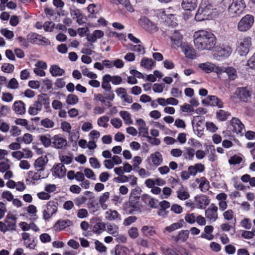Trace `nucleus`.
I'll list each match as a JSON object with an SVG mask.
<instances>
[{
	"label": "nucleus",
	"instance_id": "1",
	"mask_svg": "<svg viewBox=\"0 0 255 255\" xmlns=\"http://www.w3.org/2000/svg\"><path fill=\"white\" fill-rule=\"evenodd\" d=\"M195 47L199 50H211L217 42L215 35L211 31L200 30L193 35Z\"/></svg>",
	"mask_w": 255,
	"mask_h": 255
},
{
	"label": "nucleus",
	"instance_id": "2",
	"mask_svg": "<svg viewBox=\"0 0 255 255\" xmlns=\"http://www.w3.org/2000/svg\"><path fill=\"white\" fill-rule=\"evenodd\" d=\"M213 11V6L211 4H202L198 8L195 19L198 21L209 19L212 17Z\"/></svg>",
	"mask_w": 255,
	"mask_h": 255
},
{
	"label": "nucleus",
	"instance_id": "3",
	"mask_svg": "<svg viewBox=\"0 0 255 255\" xmlns=\"http://www.w3.org/2000/svg\"><path fill=\"white\" fill-rule=\"evenodd\" d=\"M246 7L244 0H233L228 8L229 14L232 17L238 16L242 13Z\"/></svg>",
	"mask_w": 255,
	"mask_h": 255
},
{
	"label": "nucleus",
	"instance_id": "4",
	"mask_svg": "<svg viewBox=\"0 0 255 255\" xmlns=\"http://www.w3.org/2000/svg\"><path fill=\"white\" fill-rule=\"evenodd\" d=\"M254 23V16L251 14H247L239 22L238 28L240 31H246L250 29Z\"/></svg>",
	"mask_w": 255,
	"mask_h": 255
},
{
	"label": "nucleus",
	"instance_id": "5",
	"mask_svg": "<svg viewBox=\"0 0 255 255\" xmlns=\"http://www.w3.org/2000/svg\"><path fill=\"white\" fill-rule=\"evenodd\" d=\"M235 94L240 101L247 103L251 99L252 94L251 88L249 87H238L236 89Z\"/></svg>",
	"mask_w": 255,
	"mask_h": 255
},
{
	"label": "nucleus",
	"instance_id": "6",
	"mask_svg": "<svg viewBox=\"0 0 255 255\" xmlns=\"http://www.w3.org/2000/svg\"><path fill=\"white\" fill-rule=\"evenodd\" d=\"M251 45L252 40L250 37L247 36L240 39L238 48L239 54L241 56L246 55L249 52Z\"/></svg>",
	"mask_w": 255,
	"mask_h": 255
},
{
	"label": "nucleus",
	"instance_id": "7",
	"mask_svg": "<svg viewBox=\"0 0 255 255\" xmlns=\"http://www.w3.org/2000/svg\"><path fill=\"white\" fill-rule=\"evenodd\" d=\"M57 211V203L49 201L47 204L46 208L43 211V218L45 220L49 219Z\"/></svg>",
	"mask_w": 255,
	"mask_h": 255
},
{
	"label": "nucleus",
	"instance_id": "8",
	"mask_svg": "<svg viewBox=\"0 0 255 255\" xmlns=\"http://www.w3.org/2000/svg\"><path fill=\"white\" fill-rule=\"evenodd\" d=\"M205 121V118L201 116H194L193 117V120L192 121V125L194 127V123H196V128L197 131V135L199 137H201L203 134L204 127L201 126V124H202Z\"/></svg>",
	"mask_w": 255,
	"mask_h": 255
},
{
	"label": "nucleus",
	"instance_id": "9",
	"mask_svg": "<svg viewBox=\"0 0 255 255\" xmlns=\"http://www.w3.org/2000/svg\"><path fill=\"white\" fill-rule=\"evenodd\" d=\"M218 207L212 203L205 211L206 217L210 221L215 222L218 219Z\"/></svg>",
	"mask_w": 255,
	"mask_h": 255
},
{
	"label": "nucleus",
	"instance_id": "10",
	"mask_svg": "<svg viewBox=\"0 0 255 255\" xmlns=\"http://www.w3.org/2000/svg\"><path fill=\"white\" fill-rule=\"evenodd\" d=\"M139 24L145 30L151 31L156 29V26L145 16H142L138 21Z\"/></svg>",
	"mask_w": 255,
	"mask_h": 255
},
{
	"label": "nucleus",
	"instance_id": "11",
	"mask_svg": "<svg viewBox=\"0 0 255 255\" xmlns=\"http://www.w3.org/2000/svg\"><path fill=\"white\" fill-rule=\"evenodd\" d=\"M194 202L197 208L202 209L209 204L210 200L207 196L202 195L196 197Z\"/></svg>",
	"mask_w": 255,
	"mask_h": 255
},
{
	"label": "nucleus",
	"instance_id": "12",
	"mask_svg": "<svg viewBox=\"0 0 255 255\" xmlns=\"http://www.w3.org/2000/svg\"><path fill=\"white\" fill-rule=\"evenodd\" d=\"M52 146L57 149H62L67 144V140L59 135H55L52 138Z\"/></svg>",
	"mask_w": 255,
	"mask_h": 255
},
{
	"label": "nucleus",
	"instance_id": "13",
	"mask_svg": "<svg viewBox=\"0 0 255 255\" xmlns=\"http://www.w3.org/2000/svg\"><path fill=\"white\" fill-rule=\"evenodd\" d=\"M48 161V159L46 156H41L38 158L34 164V168L38 172H41L44 170L45 166Z\"/></svg>",
	"mask_w": 255,
	"mask_h": 255
},
{
	"label": "nucleus",
	"instance_id": "14",
	"mask_svg": "<svg viewBox=\"0 0 255 255\" xmlns=\"http://www.w3.org/2000/svg\"><path fill=\"white\" fill-rule=\"evenodd\" d=\"M230 125L232 127L231 129L232 131L237 134L242 133L244 128V125L239 119L236 118H233L230 121Z\"/></svg>",
	"mask_w": 255,
	"mask_h": 255
},
{
	"label": "nucleus",
	"instance_id": "15",
	"mask_svg": "<svg viewBox=\"0 0 255 255\" xmlns=\"http://www.w3.org/2000/svg\"><path fill=\"white\" fill-rule=\"evenodd\" d=\"M53 175L59 178L65 176L66 172V169L62 163H58L53 167Z\"/></svg>",
	"mask_w": 255,
	"mask_h": 255
},
{
	"label": "nucleus",
	"instance_id": "16",
	"mask_svg": "<svg viewBox=\"0 0 255 255\" xmlns=\"http://www.w3.org/2000/svg\"><path fill=\"white\" fill-rule=\"evenodd\" d=\"M216 51L219 56L228 57L232 53V49L229 45H223L221 47H217Z\"/></svg>",
	"mask_w": 255,
	"mask_h": 255
},
{
	"label": "nucleus",
	"instance_id": "17",
	"mask_svg": "<svg viewBox=\"0 0 255 255\" xmlns=\"http://www.w3.org/2000/svg\"><path fill=\"white\" fill-rule=\"evenodd\" d=\"M5 222L9 231H13L15 230L16 218L10 213H8L5 218Z\"/></svg>",
	"mask_w": 255,
	"mask_h": 255
},
{
	"label": "nucleus",
	"instance_id": "18",
	"mask_svg": "<svg viewBox=\"0 0 255 255\" xmlns=\"http://www.w3.org/2000/svg\"><path fill=\"white\" fill-rule=\"evenodd\" d=\"M72 224V222L69 220H58L54 226V230L56 231H60L67 227H69Z\"/></svg>",
	"mask_w": 255,
	"mask_h": 255
},
{
	"label": "nucleus",
	"instance_id": "19",
	"mask_svg": "<svg viewBox=\"0 0 255 255\" xmlns=\"http://www.w3.org/2000/svg\"><path fill=\"white\" fill-rule=\"evenodd\" d=\"M188 169L191 176H195L199 172H202L205 170L204 165L201 163H197L194 165L189 166Z\"/></svg>",
	"mask_w": 255,
	"mask_h": 255
},
{
	"label": "nucleus",
	"instance_id": "20",
	"mask_svg": "<svg viewBox=\"0 0 255 255\" xmlns=\"http://www.w3.org/2000/svg\"><path fill=\"white\" fill-rule=\"evenodd\" d=\"M197 0H182V6L185 10H194L197 6Z\"/></svg>",
	"mask_w": 255,
	"mask_h": 255
},
{
	"label": "nucleus",
	"instance_id": "21",
	"mask_svg": "<svg viewBox=\"0 0 255 255\" xmlns=\"http://www.w3.org/2000/svg\"><path fill=\"white\" fill-rule=\"evenodd\" d=\"M139 201V197L138 196H130L129 200V207L131 208V210L129 211L131 214L133 211H137L139 210L138 202Z\"/></svg>",
	"mask_w": 255,
	"mask_h": 255
},
{
	"label": "nucleus",
	"instance_id": "22",
	"mask_svg": "<svg viewBox=\"0 0 255 255\" xmlns=\"http://www.w3.org/2000/svg\"><path fill=\"white\" fill-rule=\"evenodd\" d=\"M13 110L18 114H24L25 112V104L21 101L15 102L13 104Z\"/></svg>",
	"mask_w": 255,
	"mask_h": 255
},
{
	"label": "nucleus",
	"instance_id": "23",
	"mask_svg": "<svg viewBox=\"0 0 255 255\" xmlns=\"http://www.w3.org/2000/svg\"><path fill=\"white\" fill-rule=\"evenodd\" d=\"M150 158L152 162L156 166L160 165L163 161L162 156L159 151H156L154 153L151 154Z\"/></svg>",
	"mask_w": 255,
	"mask_h": 255
},
{
	"label": "nucleus",
	"instance_id": "24",
	"mask_svg": "<svg viewBox=\"0 0 255 255\" xmlns=\"http://www.w3.org/2000/svg\"><path fill=\"white\" fill-rule=\"evenodd\" d=\"M37 100L41 106L43 105L45 109L50 107V99L45 94L39 95L37 97Z\"/></svg>",
	"mask_w": 255,
	"mask_h": 255
},
{
	"label": "nucleus",
	"instance_id": "25",
	"mask_svg": "<svg viewBox=\"0 0 255 255\" xmlns=\"http://www.w3.org/2000/svg\"><path fill=\"white\" fill-rule=\"evenodd\" d=\"M141 231L145 236L148 237H154L156 234L154 227L152 226H144L141 228Z\"/></svg>",
	"mask_w": 255,
	"mask_h": 255
},
{
	"label": "nucleus",
	"instance_id": "26",
	"mask_svg": "<svg viewBox=\"0 0 255 255\" xmlns=\"http://www.w3.org/2000/svg\"><path fill=\"white\" fill-rule=\"evenodd\" d=\"M106 227L107 232L113 236L114 237H117L119 234V227L115 224H112L109 223H107Z\"/></svg>",
	"mask_w": 255,
	"mask_h": 255
},
{
	"label": "nucleus",
	"instance_id": "27",
	"mask_svg": "<svg viewBox=\"0 0 255 255\" xmlns=\"http://www.w3.org/2000/svg\"><path fill=\"white\" fill-rule=\"evenodd\" d=\"M111 75L109 74H106L103 77L102 87L106 91H110L111 90V86L110 82L111 81Z\"/></svg>",
	"mask_w": 255,
	"mask_h": 255
},
{
	"label": "nucleus",
	"instance_id": "28",
	"mask_svg": "<svg viewBox=\"0 0 255 255\" xmlns=\"http://www.w3.org/2000/svg\"><path fill=\"white\" fill-rule=\"evenodd\" d=\"M49 71L53 77L62 76L65 73V71L57 65H52L50 68Z\"/></svg>",
	"mask_w": 255,
	"mask_h": 255
},
{
	"label": "nucleus",
	"instance_id": "29",
	"mask_svg": "<svg viewBox=\"0 0 255 255\" xmlns=\"http://www.w3.org/2000/svg\"><path fill=\"white\" fill-rule=\"evenodd\" d=\"M183 50L186 57L190 59L196 57V52L193 47L187 45L183 47Z\"/></svg>",
	"mask_w": 255,
	"mask_h": 255
},
{
	"label": "nucleus",
	"instance_id": "30",
	"mask_svg": "<svg viewBox=\"0 0 255 255\" xmlns=\"http://www.w3.org/2000/svg\"><path fill=\"white\" fill-rule=\"evenodd\" d=\"M177 197L181 200H185L189 198L190 195L187 190H184L183 186H181L178 189L177 191Z\"/></svg>",
	"mask_w": 255,
	"mask_h": 255
},
{
	"label": "nucleus",
	"instance_id": "31",
	"mask_svg": "<svg viewBox=\"0 0 255 255\" xmlns=\"http://www.w3.org/2000/svg\"><path fill=\"white\" fill-rule=\"evenodd\" d=\"M116 255H129V251L127 247L122 245H117L115 249Z\"/></svg>",
	"mask_w": 255,
	"mask_h": 255
},
{
	"label": "nucleus",
	"instance_id": "32",
	"mask_svg": "<svg viewBox=\"0 0 255 255\" xmlns=\"http://www.w3.org/2000/svg\"><path fill=\"white\" fill-rule=\"evenodd\" d=\"M208 99L209 100L210 105L212 106H217L221 108L223 107V102L218 97L215 96H209Z\"/></svg>",
	"mask_w": 255,
	"mask_h": 255
},
{
	"label": "nucleus",
	"instance_id": "33",
	"mask_svg": "<svg viewBox=\"0 0 255 255\" xmlns=\"http://www.w3.org/2000/svg\"><path fill=\"white\" fill-rule=\"evenodd\" d=\"M154 63L152 59L144 57L141 60L140 66L147 70H151Z\"/></svg>",
	"mask_w": 255,
	"mask_h": 255
},
{
	"label": "nucleus",
	"instance_id": "34",
	"mask_svg": "<svg viewBox=\"0 0 255 255\" xmlns=\"http://www.w3.org/2000/svg\"><path fill=\"white\" fill-rule=\"evenodd\" d=\"M39 139L44 146L47 147L52 144V138H50V135L49 134L39 136Z\"/></svg>",
	"mask_w": 255,
	"mask_h": 255
},
{
	"label": "nucleus",
	"instance_id": "35",
	"mask_svg": "<svg viewBox=\"0 0 255 255\" xmlns=\"http://www.w3.org/2000/svg\"><path fill=\"white\" fill-rule=\"evenodd\" d=\"M107 223L98 222L93 227V231L97 234H100L106 230Z\"/></svg>",
	"mask_w": 255,
	"mask_h": 255
},
{
	"label": "nucleus",
	"instance_id": "36",
	"mask_svg": "<svg viewBox=\"0 0 255 255\" xmlns=\"http://www.w3.org/2000/svg\"><path fill=\"white\" fill-rule=\"evenodd\" d=\"M230 116V113L224 110H220L216 113V117L220 121H225Z\"/></svg>",
	"mask_w": 255,
	"mask_h": 255
},
{
	"label": "nucleus",
	"instance_id": "37",
	"mask_svg": "<svg viewBox=\"0 0 255 255\" xmlns=\"http://www.w3.org/2000/svg\"><path fill=\"white\" fill-rule=\"evenodd\" d=\"M119 214L116 210H109L106 212V219L109 221L115 220L118 218Z\"/></svg>",
	"mask_w": 255,
	"mask_h": 255
},
{
	"label": "nucleus",
	"instance_id": "38",
	"mask_svg": "<svg viewBox=\"0 0 255 255\" xmlns=\"http://www.w3.org/2000/svg\"><path fill=\"white\" fill-rule=\"evenodd\" d=\"M199 67L206 73H210L213 71L214 64L209 62L201 63L199 65Z\"/></svg>",
	"mask_w": 255,
	"mask_h": 255
},
{
	"label": "nucleus",
	"instance_id": "39",
	"mask_svg": "<svg viewBox=\"0 0 255 255\" xmlns=\"http://www.w3.org/2000/svg\"><path fill=\"white\" fill-rule=\"evenodd\" d=\"M120 115L124 120L126 124L130 125L132 124V120L131 119L130 114L127 111H122L120 112Z\"/></svg>",
	"mask_w": 255,
	"mask_h": 255
},
{
	"label": "nucleus",
	"instance_id": "40",
	"mask_svg": "<svg viewBox=\"0 0 255 255\" xmlns=\"http://www.w3.org/2000/svg\"><path fill=\"white\" fill-rule=\"evenodd\" d=\"M183 220H181L180 222L173 223L171 224L170 226L166 227L165 229L169 233L172 232L182 227L183 226Z\"/></svg>",
	"mask_w": 255,
	"mask_h": 255
},
{
	"label": "nucleus",
	"instance_id": "41",
	"mask_svg": "<svg viewBox=\"0 0 255 255\" xmlns=\"http://www.w3.org/2000/svg\"><path fill=\"white\" fill-rule=\"evenodd\" d=\"M189 236V231L188 230H182L180 231L178 236L176 237L175 241L176 242L181 241L185 242L188 238Z\"/></svg>",
	"mask_w": 255,
	"mask_h": 255
},
{
	"label": "nucleus",
	"instance_id": "42",
	"mask_svg": "<svg viewBox=\"0 0 255 255\" xmlns=\"http://www.w3.org/2000/svg\"><path fill=\"white\" fill-rule=\"evenodd\" d=\"M182 35L180 34L178 30H175L171 36V40L174 42L175 44H178L182 40Z\"/></svg>",
	"mask_w": 255,
	"mask_h": 255
},
{
	"label": "nucleus",
	"instance_id": "43",
	"mask_svg": "<svg viewBox=\"0 0 255 255\" xmlns=\"http://www.w3.org/2000/svg\"><path fill=\"white\" fill-rule=\"evenodd\" d=\"M225 72L231 80H234L237 76L236 70L233 67L227 68L225 70Z\"/></svg>",
	"mask_w": 255,
	"mask_h": 255
},
{
	"label": "nucleus",
	"instance_id": "44",
	"mask_svg": "<svg viewBox=\"0 0 255 255\" xmlns=\"http://www.w3.org/2000/svg\"><path fill=\"white\" fill-rule=\"evenodd\" d=\"M109 121V118L107 116H104L98 119L97 124L100 127L107 128L108 126V124L107 123Z\"/></svg>",
	"mask_w": 255,
	"mask_h": 255
},
{
	"label": "nucleus",
	"instance_id": "45",
	"mask_svg": "<svg viewBox=\"0 0 255 255\" xmlns=\"http://www.w3.org/2000/svg\"><path fill=\"white\" fill-rule=\"evenodd\" d=\"M78 97L73 94L68 95L66 98V102L68 105H75L78 102Z\"/></svg>",
	"mask_w": 255,
	"mask_h": 255
},
{
	"label": "nucleus",
	"instance_id": "46",
	"mask_svg": "<svg viewBox=\"0 0 255 255\" xmlns=\"http://www.w3.org/2000/svg\"><path fill=\"white\" fill-rule=\"evenodd\" d=\"M1 34L8 39H12L14 36L13 31L9 30L6 28H2L0 30Z\"/></svg>",
	"mask_w": 255,
	"mask_h": 255
},
{
	"label": "nucleus",
	"instance_id": "47",
	"mask_svg": "<svg viewBox=\"0 0 255 255\" xmlns=\"http://www.w3.org/2000/svg\"><path fill=\"white\" fill-rule=\"evenodd\" d=\"M41 125L46 128H51L54 126V122L48 118H45L41 121Z\"/></svg>",
	"mask_w": 255,
	"mask_h": 255
},
{
	"label": "nucleus",
	"instance_id": "48",
	"mask_svg": "<svg viewBox=\"0 0 255 255\" xmlns=\"http://www.w3.org/2000/svg\"><path fill=\"white\" fill-rule=\"evenodd\" d=\"M118 1L120 3L124 5L128 11L132 12L134 10L129 0H118Z\"/></svg>",
	"mask_w": 255,
	"mask_h": 255
},
{
	"label": "nucleus",
	"instance_id": "49",
	"mask_svg": "<svg viewBox=\"0 0 255 255\" xmlns=\"http://www.w3.org/2000/svg\"><path fill=\"white\" fill-rule=\"evenodd\" d=\"M95 249L97 251H98L100 253H103V252H106L107 248L106 247V246H105L104 245V244L102 243L99 242L98 240H96L95 242Z\"/></svg>",
	"mask_w": 255,
	"mask_h": 255
},
{
	"label": "nucleus",
	"instance_id": "50",
	"mask_svg": "<svg viewBox=\"0 0 255 255\" xmlns=\"http://www.w3.org/2000/svg\"><path fill=\"white\" fill-rule=\"evenodd\" d=\"M131 50L132 51H135L140 54H144L145 53V49L143 45L141 44H138L136 45H131Z\"/></svg>",
	"mask_w": 255,
	"mask_h": 255
},
{
	"label": "nucleus",
	"instance_id": "51",
	"mask_svg": "<svg viewBox=\"0 0 255 255\" xmlns=\"http://www.w3.org/2000/svg\"><path fill=\"white\" fill-rule=\"evenodd\" d=\"M195 154V150L192 148H187L186 149V152L184 154L185 158L191 160L193 159Z\"/></svg>",
	"mask_w": 255,
	"mask_h": 255
},
{
	"label": "nucleus",
	"instance_id": "52",
	"mask_svg": "<svg viewBox=\"0 0 255 255\" xmlns=\"http://www.w3.org/2000/svg\"><path fill=\"white\" fill-rule=\"evenodd\" d=\"M209 183L205 178H203L199 185V187L202 191L205 192L208 190Z\"/></svg>",
	"mask_w": 255,
	"mask_h": 255
},
{
	"label": "nucleus",
	"instance_id": "53",
	"mask_svg": "<svg viewBox=\"0 0 255 255\" xmlns=\"http://www.w3.org/2000/svg\"><path fill=\"white\" fill-rule=\"evenodd\" d=\"M13 65L9 63H5L1 67V70L4 72L11 73L14 70Z\"/></svg>",
	"mask_w": 255,
	"mask_h": 255
},
{
	"label": "nucleus",
	"instance_id": "54",
	"mask_svg": "<svg viewBox=\"0 0 255 255\" xmlns=\"http://www.w3.org/2000/svg\"><path fill=\"white\" fill-rule=\"evenodd\" d=\"M110 197V193L106 192L101 195L99 199V202L102 206V208H104V203H105Z\"/></svg>",
	"mask_w": 255,
	"mask_h": 255
},
{
	"label": "nucleus",
	"instance_id": "55",
	"mask_svg": "<svg viewBox=\"0 0 255 255\" xmlns=\"http://www.w3.org/2000/svg\"><path fill=\"white\" fill-rule=\"evenodd\" d=\"M163 195H161L160 197L161 199L168 198L172 193V190L167 187H164L162 190Z\"/></svg>",
	"mask_w": 255,
	"mask_h": 255
},
{
	"label": "nucleus",
	"instance_id": "56",
	"mask_svg": "<svg viewBox=\"0 0 255 255\" xmlns=\"http://www.w3.org/2000/svg\"><path fill=\"white\" fill-rule=\"evenodd\" d=\"M19 84L15 78H12L9 81L8 85L7 86V88L11 89H15L18 88Z\"/></svg>",
	"mask_w": 255,
	"mask_h": 255
},
{
	"label": "nucleus",
	"instance_id": "57",
	"mask_svg": "<svg viewBox=\"0 0 255 255\" xmlns=\"http://www.w3.org/2000/svg\"><path fill=\"white\" fill-rule=\"evenodd\" d=\"M242 160V157L237 155H234L230 158L229 162L230 164L235 165L240 163Z\"/></svg>",
	"mask_w": 255,
	"mask_h": 255
},
{
	"label": "nucleus",
	"instance_id": "58",
	"mask_svg": "<svg viewBox=\"0 0 255 255\" xmlns=\"http://www.w3.org/2000/svg\"><path fill=\"white\" fill-rule=\"evenodd\" d=\"M89 162L91 166L94 168H99L101 164L98 159L95 157H91L89 159Z\"/></svg>",
	"mask_w": 255,
	"mask_h": 255
},
{
	"label": "nucleus",
	"instance_id": "59",
	"mask_svg": "<svg viewBox=\"0 0 255 255\" xmlns=\"http://www.w3.org/2000/svg\"><path fill=\"white\" fill-rule=\"evenodd\" d=\"M181 110L183 112L191 113L194 112L195 110L190 104H184L181 106Z\"/></svg>",
	"mask_w": 255,
	"mask_h": 255
},
{
	"label": "nucleus",
	"instance_id": "60",
	"mask_svg": "<svg viewBox=\"0 0 255 255\" xmlns=\"http://www.w3.org/2000/svg\"><path fill=\"white\" fill-rule=\"evenodd\" d=\"M87 200V197L83 196L81 197H79L76 198L74 200V202L77 206L79 207L82 204L85 203Z\"/></svg>",
	"mask_w": 255,
	"mask_h": 255
},
{
	"label": "nucleus",
	"instance_id": "61",
	"mask_svg": "<svg viewBox=\"0 0 255 255\" xmlns=\"http://www.w3.org/2000/svg\"><path fill=\"white\" fill-rule=\"evenodd\" d=\"M28 176L30 178H31L32 179V180H36V181L38 180L41 178H43V177H41L40 173H39V172H38V171L36 172H34L32 171H30L28 172Z\"/></svg>",
	"mask_w": 255,
	"mask_h": 255
},
{
	"label": "nucleus",
	"instance_id": "62",
	"mask_svg": "<svg viewBox=\"0 0 255 255\" xmlns=\"http://www.w3.org/2000/svg\"><path fill=\"white\" fill-rule=\"evenodd\" d=\"M111 124L116 128H119L122 126V121L119 118H114L111 121Z\"/></svg>",
	"mask_w": 255,
	"mask_h": 255
},
{
	"label": "nucleus",
	"instance_id": "63",
	"mask_svg": "<svg viewBox=\"0 0 255 255\" xmlns=\"http://www.w3.org/2000/svg\"><path fill=\"white\" fill-rule=\"evenodd\" d=\"M11 135L13 136H16L20 134L21 130L17 126H12L11 129L10 130Z\"/></svg>",
	"mask_w": 255,
	"mask_h": 255
},
{
	"label": "nucleus",
	"instance_id": "64",
	"mask_svg": "<svg viewBox=\"0 0 255 255\" xmlns=\"http://www.w3.org/2000/svg\"><path fill=\"white\" fill-rule=\"evenodd\" d=\"M185 220L189 224H193L196 221V217L193 213L188 214L185 217Z\"/></svg>",
	"mask_w": 255,
	"mask_h": 255
}]
</instances>
